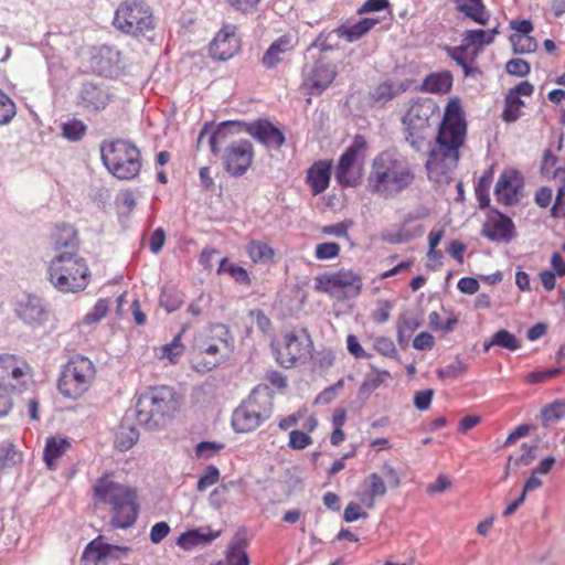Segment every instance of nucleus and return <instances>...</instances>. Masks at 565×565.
Wrapping results in <instances>:
<instances>
[{"instance_id":"1","label":"nucleus","mask_w":565,"mask_h":565,"mask_svg":"<svg viewBox=\"0 0 565 565\" xmlns=\"http://www.w3.org/2000/svg\"><path fill=\"white\" fill-rule=\"evenodd\" d=\"M468 122L459 97L450 98L444 109L437 135L426 160L429 180L448 183L467 139Z\"/></svg>"},{"instance_id":"2","label":"nucleus","mask_w":565,"mask_h":565,"mask_svg":"<svg viewBox=\"0 0 565 565\" xmlns=\"http://www.w3.org/2000/svg\"><path fill=\"white\" fill-rule=\"evenodd\" d=\"M415 181V172L403 154L382 151L372 161L367 188L373 194L394 198L407 190Z\"/></svg>"},{"instance_id":"3","label":"nucleus","mask_w":565,"mask_h":565,"mask_svg":"<svg viewBox=\"0 0 565 565\" xmlns=\"http://www.w3.org/2000/svg\"><path fill=\"white\" fill-rule=\"evenodd\" d=\"M181 395L174 387L151 386L134 398L136 422L147 430L161 429L173 418L181 406Z\"/></svg>"},{"instance_id":"4","label":"nucleus","mask_w":565,"mask_h":565,"mask_svg":"<svg viewBox=\"0 0 565 565\" xmlns=\"http://www.w3.org/2000/svg\"><path fill=\"white\" fill-rule=\"evenodd\" d=\"M94 500L97 503L111 505V529L127 530L131 527L139 514L137 492L135 489L113 481L109 476L97 479L94 486Z\"/></svg>"},{"instance_id":"5","label":"nucleus","mask_w":565,"mask_h":565,"mask_svg":"<svg viewBox=\"0 0 565 565\" xmlns=\"http://www.w3.org/2000/svg\"><path fill=\"white\" fill-rule=\"evenodd\" d=\"M89 275L86 262L75 252L57 253L47 268L49 280L62 292L84 290Z\"/></svg>"},{"instance_id":"6","label":"nucleus","mask_w":565,"mask_h":565,"mask_svg":"<svg viewBox=\"0 0 565 565\" xmlns=\"http://www.w3.org/2000/svg\"><path fill=\"white\" fill-rule=\"evenodd\" d=\"M100 158L107 171L118 180L135 179L142 167L139 148L126 139L103 142Z\"/></svg>"},{"instance_id":"7","label":"nucleus","mask_w":565,"mask_h":565,"mask_svg":"<svg viewBox=\"0 0 565 565\" xmlns=\"http://www.w3.org/2000/svg\"><path fill=\"white\" fill-rule=\"evenodd\" d=\"M276 362L285 369L305 365L313 358V341L306 329L281 332L273 343Z\"/></svg>"},{"instance_id":"8","label":"nucleus","mask_w":565,"mask_h":565,"mask_svg":"<svg viewBox=\"0 0 565 565\" xmlns=\"http://www.w3.org/2000/svg\"><path fill=\"white\" fill-rule=\"evenodd\" d=\"M114 26L135 38H148L156 28L151 8L140 0H126L115 11Z\"/></svg>"},{"instance_id":"9","label":"nucleus","mask_w":565,"mask_h":565,"mask_svg":"<svg viewBox=\"0 0 565 565\" xmlns=\"http://www.w3.org/2000/svg\"><path fill=\"white\" fill-rule=\"evenodd\" d=\"M271 412L270 396L255 388L233 412L232 427L236 433H250L267 420Z\"/></svg>"},{"instance_id":"10","label":"nucleus","mask_w":565,"mask_h":565,"mask_svg":"<svg viewBox=\"0 0 565 565\" xmlns=\"http://www.w3.org/2000/svg\"><path fill=\"white\" fill-rule=\"evenodd\" d=\"M439 107L431 98L413 100L402 118L405 127V138L409 145L419 150L431 127V120L438 115Z\"/></svg>"},{"instance_id":"11","label":"nucleus","mask_w":565,"mask_h":565,"mask_svg":"<svg viewBox=\"0 0 565 565\" xmlns=\"http://www.w3.org/2000/svg\"><path fill=\"white\" fill-rule=\"evenodd\" d=\"M95 373V365L88 358L74 355L61 370L57 390L64 397L77 399L88 391Z\"/></svg>"},{"instance_id":"12","label":"nucleus","mask_w":565,"mask_h":565,"mask_svg":"<svg viewBox=\"0 0 565 565\" xmlns=\"http://www.w3.org/2000/svg\"><path fill=\"white\" fill-rule=\"evenodd\" d=\"M313 289L337 300L352 299L362 292L363 277L359 271L342 267L337 271L317 275Z\"/></svg>"},{"instance_id":"13","label":"nucleus","mask_w":565,"mask_h":565,"mask_svg":"<svg viewBox=\"0 0 565 565\" xmlns=\"http://www.w3.org/2000/svg\"><path fill=\"white\" fill-rule=\"evenodd\" d=\"M115 98V90L104 79H84L76 90L75 105L85 116H97L104 113Z\"/></svg>"},{"instance_id":"14","label":"nucleus","mask_w":565,"mask_h":565,"mask_svg":"<svg viewBox=\"0 0 565 565\" xmlns=\"http://www.w3.org/2000/svg\"><path fill=\"white\" fill-rule=\"evenodd\" d=\"M381 470L382 475L379 472L367 475L361 482V491L356 494L361 504L369 510L375 508L377 498H383L387 493V484L384 477L392 489L398 488L402 482L397 470L390 462H384Z\"/></svg>"},{"instance_id":"15","label":"nucleus","mask_w":565,"mask_h":565,"mask_svg":"<svg viewBox=\"0 0 565 565\" xmlns=\"http://www.w3.org/2000/svg\"><path fill=\"white\" fill-rule=\"evenodd\" d=\"M26 374L14 356H0V417L12 408L11 393L22 392L26 385Z\"/></svg>"},{"instance_id":"16","label":"nucleus","mask_w":565,"mask_h":565,"mask_svg":"<svg viewBox=\"0 0 565 565\" xmlns=\"http://www.w3.org/2000/svg\"><path fill=\"white\" fill-rule=\"evenodd\" d=\"M524 177L515 169H504L495 183L497 202L503 206L516 205L523 198Z\"/></svg>"},{"instance_id":"17","label":"nucleus","mask_w":565,"mask_h":565,"mask_svg":"<svg viewBox=\"0 0 565 565\" xmlns=\"http://www.w3.org/2000/svg\"><path fill=\"white\" fill-rule=\"evenodd\" d=\"M236 127L238 130L244 129L253 138L267 147L280 148L285 142L284 134L267 120H257L253 124H244L241 121H226L222 122L214 135L221 134L225 127Z\"/></svg>"},{"instance_id":"18","label":"nucleus","mask_w":565,"mask_h":565,"mask_svg":"<svg viewBox=\"0 0 565 565\" xmlns=\"http://www.w3.org/2000/svg\"><path fill=\"white\" fill-rule=\"evenodd\" d=\"M254 149L248 140H239L231 143L223 154L225 170L234 175L241 177L246 173L253 163Z\"/></svg>"},{"instance_id":"19","label":"nucleus","mask_w":565,"mask_h":565,"mask_svg":"<svg viewBox=\"0 0 565 565\" xmlns=\"http://www.w3.org/2000/svg\"><path fill=\"white\" fill-rule=\"evenodd\" d=\"M367 149L366 140L363 136L356 135L352 145L340 157L335 178L342 185H354L356 178L352 172L354 163L361 158L364 159V152Z\"/></svg>"},{"instance_id":"20","label":"nucleus","mask_w":565,"mask_h":565,"mask_svg":"<svg viewBox=\"0 0 565 565\" xmlns=\"http://www.w3.org/2000/svg\"><path fill=\"white\" fill-rule=\"evenodd\" d=\"M14 311L20 320L33 329L42 327L50 316L43 299L34 295H25L18 300Z\"/></svg>"},{"instance_id":"21","label":"nucleus","mask_w":565,"mask_h":565,"mask_svg":"<svg viewBox=\"0 0 565 565\" xmlns=\"http://www.w3.org/2000/svg\"><path fill=\"white\" fill-rule=\"evenodd\" d=\"M130 552V546L105 543L103 542V536L99 535L87 543L83 551L82 558L92 561L95 565H102L105 564L107 559H122Z\"/></svg>"},{"instance_id":"22","label":"nucleus","mask_w":565,"mask_h":565,"mask_svg":"<svg viewBox=\"0 0 565 565\" xmlns=\"http://www.w3.org/2000/svg\"><path fill=\"white\" fill-rule=\"evenodd\" d=\"M335 65L326 57H319L313 65L305 71L303 84L311 92L321 94L326 90L337 77Z\"/></svg>"},{"instance_id":"23","label":"nucleus","mask_w":565,"mask_h":565,"mask_svg":"<svg viewBox=\"0 0 565 565\" xmlns=\"http://www.w3.org/2000/svg\"><path fill=\"white\" fill-rule=\"evenodd\" d=\"M482 235L492 242H510L515 235L512 220L500 211L492 209L483 224Z\"/></svg>"},{"instance_id":"24","label":"nucleus","mask_w":565,"mask_h":565,"mask_svg":"<svg viewBox=\"0 0 565 565\" xmlns=\"http://www.w3.org/2000/svg\"><path fill=\"white\" fill-rule=\"evenodd\" d=\"M534 93V86L527 81H523L510 88L504 96V108L501 118L505 122H514L522 116V108L525 106L522 97H531Z\"/></svg>"},{"instance_id":"25","label":"nucleus","mask_w":565,"mask_h":565,"mask_svg":"<svg viewBox=\"0 0 565 565\" xmlns=\"http://www.w3.org/2000/svg\"><path fill=\"white\" fill-rule=\"evenodd\" d=\"M241 40L237 35V26L225 23L214 35V58L226 61L238 53Z\"/></svg>"},{"instance_id":"26","label":"nucleus","mask_w":565,"mask_h":565,"mask_svg":"<svg viewBox=\"0 0 565 565\" xmlns=\"http://www.w3.org/2000/svg\"><path fill=\"white\" fill-rule=\"evenodd\" d=\"M299 42L296 34L286 33L274 41L262 57V63L267 68H274L284 61V55L295 50Z\"/></svg>"},{"instance_id":"27","label":"nucleus","mask_w":565,"mask_h":565,"mask_svg":"<svg viewBox=\"0 0 565 565\" xmlns=\"http://www.w3.org/2000/svg\"><path fill=\"white\" fill-rule=\"evenodd\" d=\"M120 52L109 45L100 46L92 57L94 68L106 77L114 76L120 70Z\"/></svg>"},{"instance_id":"28","label":"nucleus","mask_w":565,"mask_h":565,"mask_svg":"<svg viewBox=\"0 0 565 565\" xmlns=\"http://www.w3.org/2000/svg\"><path fill=\"white\" fill-rule=\"evenodd\" d=\"M135 411L130 407L126 411L115 436V446L120 451L131 449L139 440V430L135 427Z\"/></svg>"},{"instance_id":"29","label":"nucleus","mask_w":565,"mask_h":565,"mask_svg":"<svg viewBox=\"0 0 565 565\" xmlns=\"http://www.w3.org/2000/svg\"><path fill=\"white\" fill-rule=\"evenodd\" d=\"M379 22L373 18H363L353 23L345 21L339 24L333 32L339 39L353 43L365 36Z\"/></svg>"},{"instance_id":"30","label":"nucleus","mask_w":565,"mask_h":565,"mask_svg":"<svg viewBox=\"0 0 565 565\" xmlns=\"http://www.w3.org/2000/svg\"><path fill=\"white\" fill-rule=\"evenodd\" d=\"M331 168L332 164L330 161L319 160L307 170L306 181L313 195L321 194L328 189L331 178Z\"/></svg>"},{"instance_id":"31","label":"nucleus","mask_w":565,"mask_h":565,"mask_svg":"<svg viewBox=\"0 0 565 565\" xmlns=\"http://www.w3.org/2000/svg\"><path fill=\"white\" fill-rule=\"evenodd\" d=\"M234 350V338L227 326L214 324V367L230 358Z\"/></svg>"},{"instance_id":"32","label":"nucleus","mask_w":565,"mask_h":565,"mask_svg":"<svg viewBox=\"0 0 565 565\" xmlns=\"http://www.w3.org/2000/svg\"><path fill=\"white\" fill-rule=\"evenodd\" d=\"M211 543V526H206L205 529L194 527L186 530L185 532L181 533L180 536L177 539V545L184 551H191L198 546H206Z\"/></svg>"},{"instance_id":"33","label":"nucleus","mask_w":565,"mask_h":565,"mask_svg":"<svg viewBox=\"0 0 565 565\" xmlns=\"http://www.w3.org/2000/svg\"><path fill=\"white\" fill-rule=\"evenodd\" d=\"M452 83V74L449 71L433 72L424 78L420 89L430 94L446 95L451 90Z\"/></svg>"},{"instance_id":"34","label":"nucleus","mask_w":565,"mask_h":565,"mask_svg":"<svg viewBox=\"0 0 565 565\" xmlns=\"http://www.w3.org/2000/svg\"><path fill=\"white\" fill-rule=\"evenodd\" d=\"M301 426L303 430L295 429L289 434L288 446L294 450H303L312 445L313 440L310 437V434L317 428L318 420L316 416L311 414L306 417Z\"/></svg>"},{"instance_id":"35","label":"nucleus","mask_w":565,"mask_h":565,"mask_svg":"<svg viewBox=\"0 0 565 565\" xmlns=\"http://www.w3.org/2000/svg\"><path fill=\"white\" fill-rule=\"evenodd\" d=\"M53 242L55 249L61 252H75L78 250V237L76 230L70 224H62L56 226V231L53 234Z\"/></svg>"},{"instance_id":"36","label":"nucleus","mask_w":565,"mask_h":565,"mask_svg":"<svg viewBox=\"0 0 565 565\" xmlns=\"http://www.w3.org/2000/svg\"><path fill=\"white\" fill-rule=\"evenodd\" d=\"M456 9L476 23L486 25L490 13L486 10L482 0H454Z\"/></svg>"},{"instance_id":"37","label":"nucleus","mask_w":565,"mask_h":565,"mask_svg":"<svg viewBox=\"0 0 565 565\" xmlns=\"http://www.w3.org/2000/svg\"><path fill=\"white\" fill-rule=\"evenodd\" d=\"M247 541L242 533H236L226 552L227 565H249V557L246 552Z\"/></svg>"},{"instance_id":"38","label":"nucleus","mask_w":565,"mask_h":565,"mask_svg":"<svg viewBox=\"0 0 565 565\" xmlns=\"http://www.w3.org/2000/svg\"><path fill=\"white\" fill-rule=\"evenodd\" d=\"M71 446L65 437H49L43 450V460L49 469H53L55 461L62 457Z\"/></svg>"},{"instance_id":"39","label":"nucleus","mask_w":565,"mask_h":565,"mask_svg":"<svg viewBox=\"0 0 565 565\" xmlns=\"http://www.w3.org/2000/svg\"><path fill=\"white\" fill-rule=\"evenodd\" d=\"M494 345L503 348V349H508L510 351H515L521 347L518 338L513 333H511L510 331H508L505 329H501V330L497 331L495 333H493L491 339L483 343V350L486 352H488L490 350V348H492Z\"/></svg>"},{"instance_id":"40","label":"nucleus","mask_w":565,"mask_h":565,"mask_svg":"<svg viewBox=\"0 0 565 565\" xmlns=\"http://www.w3.org/2000/svg\"><path fill=\"white\" fill-rule=\"evenodd\" d=\"M391 379V373L386 370H380L374 365H370V372L365 375L362 384L361 392L370 393L379 388L382 384Z\"/></svg>"},{"instance_id":"41","label":"nucleus","mask_w":565,"mask_h":565,"mask_svg":"<svg viewBox=\"0 0 565 565\" xmlns=\"http://www.w3.org/2000/svg\"><path fill=\"white\" fill-rule=\"evenodd\" d=\"M217 271L218 274H227L239 285L248 287L252 284L247 270L226 258L221 260Z\"/></svg>"},{"instance_id":"42","label":"nucleus","mask_w":565,"mask_h":565,"mask_svg":"<svg viewBox=\"0 0 565 565\" xmlns=\"http://www.w3.org/2000/svg\"><path fill=\"white\" fill-rule=\"evenodd\" d=\"M61 131L66 140L77 142L86 135L87 125L81 119L72 118L61 125Z\"/></svg>"},{"instance_id":"43","label":"nucleus","mask_w":565,"mask_h":565,"mask_svg":"<svg viewBox=\"0 0 565 565\" xmlns=\"http://www.w3.org/2000/svg\"><path fill=\"white\" fill-rule=\"evenodd\" d=\"M498 30L494 28L492 30H468L463 34V44L468 46H478L482 47L483 45L490 44L493 42Z\"/></svg>"},{"instance_id":"44","label":"nucleus","mask_w":565,"mask_h":565,"mask_svg":"<svg viewBox=\"0 0 565 565\" xmlns=\"http://www.w3.org/2000/svg\"><path fill=\"white\" fill-rule=\"evenodd\" d=\"M246 252L254 263H266L275 256L271 246L262 241H250L246 246Z\"/></svg>"},{"instance_id":"45","label":"nucleus","mask_w":565,"mask_h":565,"mask_svg":"<svg viewBox=\"0 0 565 565\" xmlns=\"http://www.w3.org/2000/svg\"><path fill=\"white\" fill-rule=\"evenodd\" d=\"M542 425L547 427L551 423L557 422L565 416V401L556 399L544 406L541 411Z\"/></svg>"},{"instance_id":"46","label":"nucleus","mask_w":565,"mask_h":565,"mask_svg":"<svg viewBox=\"0 0 565 565\" xmlns=\"http://www.w3.org/2000/svg\"><path fill=\"white\" fill-rule=\"evenodd\" d=\"M109 302L107 299L100 298L94 307L83 317L82 323L90 326L99 322L108 312Z\"/></svg>"},{"instance_id":"47","label":"nucleus","mask_w":565,"mask_h":565,"mask_svg":"<svg viewBox=\"0 0 565 565\" xmlns=\"http://www.w3.org/2000/svg\"><path fill=\"white\" fill-rule=\"evenodd\" d=\"M15 114L17 107L14 102L0 89V126L11 122Z\"/></svg>"},{"instance_id":"48","label":"nucleus","mask_w":565,"mask_h":565,"mask_svg":"<svg viewBox=\"0 0 565 565\" xmlns=\"http://www.w3.org/2000/svg\"><path fill=\"white\" fill-rule=\"evenodd\" d=\"M206 143L207 152L212 153V121H205L196 139L195 149L193 152L194 163H200L199 152L203 143Z\"/></svg>"},{"instance_id":"49","label":"nucleus","mask_w":565,"mask_h":565,"mask_svg":"<svg viewBox=\"0 0 565 565\" xmlns=\"http://www.w3.org/2000/svg\"><path fill=\"white\" fill-rule=\"evenodd\" d=\"M397 89L395 88L394 83L392 82H383L374 87L372 92V98L376 103H387L392 100L397 95Z\"/></svg>"},{"instance_id":"50","label":"nucleus","mask_w":565,"mask_h":565,"mask_svg":"<svg viewBox=\"0 0 565 565\" xmlns=\"http://www.w3.org/2000/svg\"><path fill=\"white\" fill-rule=\"evenodd\" d=\"M373 349L386 358H397V349L394 341L387 337H376L373 341Z\"/></svg>"},{"instance_id":"51","label":"nucleus","mask_w":565,"mask_h":565,"mask_svg":"<svg viewBox=\"0 0 565 565\" xmlns=\"http://www.w3.org/2000/svg\"><path fill=\"white\" fill-rule=\"evenodd\" d=\"M341 246L334 242L318 244L315 249V256L318 260L334 259L340 255Z\"/></svg>"},{"instance_id":"52","label":"nucleus","mask_w":565,"mask_h":565,"mask_svg":"<svg viewBox=\"0 0 565 565\" xmlns=\"http://www.w3.org/2000/svg\"><path fill=\"white\" fill-rule=\"evenodd\" d=\"M184 347L181 343V333L177 334L170 343L162 347V354L171 363H177L179 358L183 354Z\"/></svg>"},{"instance_id":"53","label":"nucleus","mask_w":565,"mask_h":565,"mask_svg":"<svg viewBox=\"0 0 565 565\" xmlns=\"http://www.w3.org/2000/svg\"><path fill=\"white\" fill-rule=\"evenodd\" d=\"M510 40L513 45V50L516 53H530L535 51L537 46L534 38L530 35L512 34Z\"/></svg>"},{"instance_id":"54","label":"nucleus","mask_w":565,"mask_h":565,"mask_svg":"<svg viewBox=\"0 0 565 565\" xmlns=\"http://www.w3.org/2000/svg\"><path fill=\"white\" fill-rule=\"evenodd\" d=\"M561 371L562 370L559 367H555V369H548V370H544V371L530 372L524 376V383L531 384V385L541 384V383H544V382L557 376L561 373Z\"/></svg>"},{"instance_id":"55","label":"nucleus","mask_w":565,"mask_h":565,"mask_svg":"<svg viewBox=\"0 0 565 565\" xmlns=\"http://www.w3.org/2000/svg\"><path fill=\"white\" fill-rule=\"evenodd\" d=\"M20 460V454L15 446L3 443L0 446V463L2 467L13 466Z\"/></svg>"},{"instance_id":"56","label":"nucleus","mask_w":565,"mask_h":565,"mask_svg":"<svg viewBox=\"0 0 565 565\" xmlns=\"http://www.w3.org/2000/svg\"><path fill=\"white\" fill-rule=\"evenodd\" d=\"M505 71L510 75L525 77L530 73L531 66L523 58H512L505 64Z\"/></svg>"},{"instance_id":"57","label":"nucleus","mask_w":565,"mask_h":565,"mask_svg":"<svg viewBox=\"0 0 565 565\" xmlns=\"http://www.w3.org/2000/svg\"><path fill=\"white\" fill-rule=\"evenodd\" d=\"M467 371V365L461 360H456L441 370L437 374L440 379H456Z\"/></svg>"},{"instance_id":"58","label":"nucleus","mask_w":565,"mask_h":565,"mask_svg":"<svg viewBox=\"0 0 565 565\" xmlns=\"http://www.w3.org/2000/svg\"><path fill=\"white\" fill-rule=\"evenodd\" d=\"M352 221H343L335 224L326 225L321 227V233L324 235L348 238V231L352 226Z\"/></svg>"},{"instance_id":"59","label":"nucleus","mask_w":565,"mask_h":565,"mask_svg":"<svg viewBox=\"0 0 565 565\" xmlns=\"http://www.w3.org/2000/svg\"><path fill=\"white\" fill-rule=\"evenodd\" d=\"M363 504L360 502H350L344 509L343 520L348 523L358 521L359 519H366L369 514L362 510Z\"/></svg>"},{"instance_id":"60","label":"nucleus","mask_w":565,"mask_h":565,"mask_svg":"<svg viewBox=\"0 0 565 565\" xmlns=\"http://www.w3.org/2000/svg\"><path fill=\"white\" fill-rule=\"evenodd\" d=\"M225 2L235 11L250 14L257 10L262 0H225Z\"/></svg>"},{"instance_id":"61","label":"nucleus","mask_w":565,"mask_h":565,"mask_svg":"<svg viewBox=\"0 0 565 565\" xmlns=\"http://www.w3.org/2000/svg\"><path fill=\"white\" fill-rule=\"evenodd\" d=\"M393 306L388 300H380L376 309L372 312V320L375 323H384L390 319Z\"/></svg>"},{"instance_id":"62","label":"nucleus","mask_w":565,"mask_h":565,"mask_svg":"<svg viewBox=\"0 0 565 565\" xmlns=\"http://www.w3.org/2000/svg\"><path fill=\"white\" fill-rule=\"evenodd\" d=\"M212 385L209 382L195 386L192 392V398L196 404L205 405L211 401Z\"/></svg>"},{"instance_id":"63","label":"nucleus","mask_w":565,"mask_h":565,"mask_svg":"<svg viewBox=\"0 0 565 565\" xmlns=\"http://www.w3.org/2000/svg\"><path fill=\"white\" fill-rule=\"evenodd\" d=\"M388 0H366L361 7L358 8L356 13L362 15L370 12H377L390 8Z\"/></svg>"},{"instance_id":"64","label":"nucleus","mask_w":565,"mask_h":565,"mask_svg":"<svg viewBox=\"0 0 565 565\" xmlns=\"http://www.w3.org/2000/svg\"><path fill=\"white\" fill-rule=\"evenodd\" d=\"M169 533V524L164 521H160L152 525L149 537L153 544H159L161 541H163V539L168 536Z\"/></svg>"}]
</instances>
